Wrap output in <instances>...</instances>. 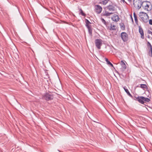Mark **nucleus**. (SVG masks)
<instances>
[{
	"mask_svg": "<svg viewBox=\"0 0 152 152\" xmlns=\"http://www.w3.org/2000/svg\"><path fill=\"white\" fill-rule=\"evenodd\" d=\"M121 37L124 42H126L128 40V36L127 34L125 32L121 33Z\"/></svg>",
	"mask_w": 152,
	"mask_h": 152,
	"instance_id": "obj_6",
	"label": "nucleus"
},
{
	"mask_svg": "<svg viewBox=\"0 0 152 152\" xmlns=\"http://www.w3.org/2000/svg\"><path fill=\"white\" fill-rule=\"evenodd\" d=\"M142 7L145 11L149 12L152 9V5L149 1H143Z\"/></svg>",
	"mask_w": 152,
	"mask_h": 152,
	"instance_id": "obj_1",
	"label": "nucleus"
},
{
	"mask_svg": "<svg viewBox=\"0 0 152 152\" xmlns=\"http://www.w3.org/2000/svg\"><path fill=\"white\" fill-rule=\"evenodd\" d=\"M124 88L125 91V92L131 98H132L133 96L129 92L128 89L126 88L125 87H124Z\"/></svg>",
	"mask_w": 152,
	"mask_h": 152,
	"instance_id": "obj_14",
	"label": "nucleus"
},
{
	"mask_svg": "<svg viewBox=\"0 0 152 152\" xmlns=\"http://www.w3.org/2000/svg\"><path fill=\"white\" fill-rule=\"evenodd\" d=\"M140 87L143 89L146 88H147V86L145 84H141L140 85Z\"/></svg>",
	"mask_w": 152,
	"mask_h": 152,
	"instance_id": "obj_23",
	"label": "nucleus"
},
{
	"mask_svg": "<svg viewBox=\"0 0 152 152\" xmlns=\"http://www.w3.org/2000/svg\"><path fill=\"white\" fill-rule=\"evenodd\" d=\"M115 7H116V5L115 4H113L108 6L107 7V8L109 11H114L116 10Z\"/></svg>",
	"mask_w": 152,
	"mask_h": 152,
	"instance_id": "obj_7",
	"label": "nucleus"
},
{
	"mask_svg": "<svg viewBox=\"0 0 152 152\" xmlns=\"http://www.w3.org/2000/svg\"><path fill=\"white\" fill-rule=\"evenodd\" d=\"M131 18L132 21H133V18H132V16L131 15Z\"/></svg>",
	"mask_w": 152,
	"mask_h": 152,
	"instance_id": "obj_33",
	"label": "nucleus"
},
{
	"mask_svg": "<svg viewBox=\"0 0 152 152\" xmlns=\"http://www.w3.org/2000/svg\"><path fill=\"white\" fill-rule=\"evenodd\" d=\"M105 61L107 63V64L109 65H110L111 66L113 67V64L108 60V59L107 58H105Z\"/></svg>",
	"mask_w": 152,
	"mask_h": 152,
	"instance_id": "obj_19",
	"label": "nucleus"
},
{
	"mask_svg": "<svg viewBox=\"0 0 152 152\" xmlns=\"http://www.w3.org/2000/svg\"><path fill=\"white\" fill-rule=\"evenodd\" d=\"M121 1H122L124 3H125L126 4H127V3L125 1V0H121Z\"/></svg>",
	"mask_w": 152,
	"mask_h": 152,
	"instance_id": "obj_31",
	"label": "nucleus"
},
{
	"mask_svg": "<svg viewBox=\"0 0 152 152\" xmlns=\"http://www.w3.org/2000/svg\"><path fill=\"white\" fill-rule=\"evenodd\" d=\"M148 38H150V36L148 35Z\"/></svg>",
	"mask_w": 152,
	"mask_h": 152,
	"instance_id": "obj_34",
	"label": "nucleus"
},
{
	"mask_svg": "<svg viewBox=\"0 0 152 152\" xmlns=\"http://www.w3.org/2000/svg\"><path fill=\"white\" fill-rule=\"evenodd\" d=\"M128 1H129L130 3H131L132 2V0H128Z\"/></svg>",
	"mask_w": 152,
	"mask_h": 152,
	"instance_id": "obj_32",
	"label": "nucleus"
},
{
	"mask_svg": "<svg viewBox=\"0 0 152 152\" xmlns=\"http://www.w3.org/2000/svg\"><path fill=\"white\" fill-rule=\"evenodd\" d=\"M134 100L138 101L140 103L142 104H144V102H143V96H138L137 97H135Z\"/></svg>",
	"mask_w": 152,
	"mask_h": 152,
	"instance_id": "obj_10",
	"label": "nucleus"
},
{
	"mask_svg": "<svg viewBox=\"0 0 152 152\" xmlns=\"http://www.w3.org/2000/svg\"><path fill=\"white\" fill-rule=\"evenodd\" d=\"M44 72L45 74V75L46 76L53 75L52 74V73H55L57 74L55 70H53V71L51 72H50V71L46 70Z\"/></svg>",
	"mask_w": 152,
	"mask_h": 152,
	"instance_id": "obj_9",
	"label": "nucleus"
},
{
	"mask_svg": "<svg viewBox=\"0 0 152 152\" xmlns=\"http://www.w3.org/2000/svg\"><path fill=\"white\" fill-rule=\"evenodd\" d=\"M102 40L100 39H96L95 40V43L96 48L98 49H100L102 45Z\"/></svg>",
	"mask_w": 152,
	"mask_h": 152,
	"instance_id": "obj_4",
	"label": "nucleus"
},
{
	"mask_svg": "<svg viewBox=\"0 0 152 152\" xmlns=\"http://www.w3.org/2000/svg\"><path fill=\"white\" fill-rule=\"evenodd\" d=\"M85 22L86 24H91V23L87 19H85Z\"/></svg>",
	"mask_w": 152,
	"mask_h": 152,
	"instance_id": "obj_28",
	"label": "nucleus"
},
{
	"mask_svg": "<svg viewBox=\"0 0 152 152\" xmlns=\"http://www.w3.org/2000/svg\"><path fill=\"white\" fill-rule=\"evenodd\" d=\"M147 47L148 49L152 48V46L149 42H147Z\"/></svg>",
	"mask_w": 152,
	"mask_h": 152,
	"instance_id": "obj_22",
	"label": "nucleus"
},
{
	"mask_svg": "<svg viewBox=\"0 0 152 152\" xmlns=\"http://www.w3.org/2000/svg\"><path fill=\"white\" fill-rule=\"evenodd\" d=\"M121 64L123 69H125L126 68V65L123 61H121Z\"/></svg>",
	"mask_w": 152,
	"mask_h": 152,
	"instance_id": "obj_15",
	"label": "nucleus"
},
{
	"mask_svg": "<svg viewBox=\"0 0 152 152\" xmlns=\"http://www.w3.org/2000/svg\"><path fill=\"white\" fill-rule=\"evenodd\" d=\"M149 23L150 24L152 25V20L150 19L149 20Z\"/></svg>",
	"mask_w": 152,
	"mask_h": 152,
	"instance_id": "obj_30",
	"label": "nucleus"
},
{
	"mask_svg": "<svg viewBox=\"0 0 152 152\" xmlns=\"http://www.w3.org/2000/svg\"><path fill=\"white\" fill-rule=\"evenodd\" d=\"M133 15L134 19V20L135 21V23L136 24H138V21L137 19V17L136 15V14L135 12H134L133 13Z\"/></svg>",
	"mask_w": 152,
	"mask_h": 152,
	"instance_id": "obj_16",
	"label": "nucleus"
},
{
	"mask_svg": "<svg viewBox=\"0 0 152 152\" xmlns=\"http://www.w3.org/2000/svg\"><path fill=\"white\" fill-rule=\"evenodd\" d=\"M53 96L48 93H46L43 96V98L46 101L51 100L53 99Z\"/></svg>",
	"mask_w": 152,
	"mask_h": 152,
	"instance_id": "obj_5",
	"label": "nucleus"
},
{
	"mask_svg": "<svg viewBox=\"0 0 152 152\" xmlns=\"http://www.w3.org/2000/svg\"><path fill=\"white\" fill-rule=\"evenodd\" d=\"M147 33L149 34H151L152 35V32L150 30H148V31Z\"/></svg>",
	"mask_w": 152,
	"mask_h": 152,
	"instance_id": "obj_29",
	"label": "nucleus"
},
{
	"mask_svg": "<svg viewBox=\"0 0 152 152\" xmlns=\"http://www.w3.org/2000/svg\"><path fill=\"white\" fill-rule=\"evenodd\" d=\"M102 22L106 26H107V23L106 22L105 20L102 18L101 19Z\"/></svg>",
	"mask_w": 152,
	"mask_h": 152,
	"instance_id": "obj_26",
	"label": "nucleus"
},
{
	"mask_svg": "<svg viewBox=\"0 0 152 152\" xmlns=\"http://www.w3.org/2000/svg\"><path fill=\"white\" fill-rule=\"evenodd\" d=\"M113 13L112 12H109L107 11H105L104 13L103 14V15L104 16H110V15L112 14Z\"/></svg>",
	"mask_w": 152,
	"mask_h": 152,
	"instance_id": "obj_17",
	"label": "nucleus"
},
{
	"mask_svg": "<svg viewBox=\"0 0 152 152\" xmlns=\"http://www.w3.org/2000/svg\"><path fill=\"white\" fill-rule=\"evenodd\" d=\"M133 4L136 9L139 10L142 7L143 1L141 0H133Z\"/></svg>",
	"mask_w": 152,
	"mask_h": 152,
	"instance_id": "obj_3",
	"label": "nucleus"
},
{
	"mask_svg": "<svg viewBox=\"0 0 152 152\" xmlns=\"http://www.w3.org/2000/svg\"><path fill=\"white\" fill-rule=\"evenodd\" d=\"M120 26L121 27V28H122L123 30L125 29V26L123 23Z\"/></svg>",
	"mask_w": 152,
	"mask_h": 152,
	"instance_id": "obj_27",
	"label": "nucleus"
},
{
	"mask_svg": "<svg viewBox=\"0 0 152 152\" xmlns=\"http://www.w3.org/2000/svg\"><path fill=\"white\" fill-rule=\"evenodd\" d=\"M149 50L148 52V54L149 56L151 57H152V48L149 49Z\"/></svg>",
	"mask_w": 152,
	"mask_h": 152,
	"instance_id": "obj_21",
	"label": "nucleus"
},
{
	"mask_svg": "<svg viewBox=\"0 0 152 152\" xmlns=\"http://www.w3.org/2000/svg\"><path fill=\"white\" fill-rule=\"evenodd\" d=\"M109 29L110 30H115L116 29V26L114 25H112L111 24L110 25V26Z\"/></svg>",
	"mask_w": 152,
	"mask_h": 152,
	"instance_id": "obj_18",
	"label": "nucleus"
},
{
	"mask_svg": "<svg viewBox=\"0 0 152 152\" xmlns=\"http://www.w3.org/2000/svg\"><path fill=\"white\" fill-rule=\"evenodd\" d=\"M139 17L140 20L143 22L146 23L148 21L149 17L146 13L143 12H140L139 13Z\"/></svg>",
	"mask_w": 152,
	"mask_h": 152,
	"instance_id": "obj_2",
	"label": "nucleus"
},
{
	"mask_svg": "<svg viewBox=\"0 0 152 152\" xmlns=\"http://www.w3.org/2000/svg\"><path fill=\"white\" fill-rule=\"evenodd\" d=\"M139 32L141 35V38L142 39H144V32L141 27L139 26Z\"/></svg>",
	"mask_w": 152,
	"mask_h": 152,
	"instance_id": "obj_11",
	"label": "nucleus"
},
{
	"mask_svg": "<svg viewBox=\"0 0 152 152\" xmlns=\"http://www.w3.org/2000/svg\"><path fill=\"white\" fill-rule=\"evenodd\" d=\"M102 10V8L99 5H96L95 6V12L97 14H100Z\"/></svg>",
	"mask_w": 152,
	"mask_h": 152,
	"instance_id": "obj_8",
	"label": "nucleus"
},
{
	"mask_svg": "<svg viewBox=\"0 0 152 152\" xmlns=\"http://www.w3.org/2000/svg\"><path fill=\"white\" fill-rule=\"evenodd\" d=\"M90 24H86V26L87 27L88 30V32L89 34L91 36H92V29L91 28V26L90 25Z\"/></svg>",
	"mask_w": 152,
	"mask_h": 152,
	"instance_id": "obj_12",
	"label": "nucleus"
},
{
	"mask_svg": "<svg viewBox=\"0 0 152 152\" xmlns=\"http://www.w3.org/2000/svg\"><path fill=\"white\" fill-rule=\"evenodd\" d=\"M143 102H148L150 101V99L149 98H146L143 96Z\"/></svg>",
	"mask_w": 152,
	"mask_h": 152,
	"instance_id": "obj_20",
	"label": "nucleus"
},
{
	"mask_svg": "<svg viewBox=\"0 0 152 152\" xmlns=\"http://www.w3.org/2000/svg\"><path fill=\"white\" fill-rule=\"evenodd\" d=\"M109 0H103L102 1V3L104 5H105L108 2Z\"/></svg>",
	"mask_w": 152,
	"mask_h": 152,
	"instance_id": "obj_25",
	"label": "nucleus"
},
{
	"mask_svg": "<svg viewBox=\"0 0 152 152\" xmlns=\"http://www.w3.org/2000/svg\"><path fill=\"white\" fill-rule=\"evenodd\" d=\"M112 20L115 22L118 21L119 19L118 16L117 15H115L111 18Z\"/></svg>",
	"mask_w": 152,
	"mask_h": 152,
	"instance_id": "obj_13",
	"label": "nucleus"
},
{
	"mask_svg": "<svg viewBox=\"0 0 152 152\" xmlns=\"http://www.w3.org/2000/svg\"><path fill=\"white\" fill-rule=\"evenodd\" d=\"M80 13L81 15L83 16H84V17L86 16V14L83 12V11L81 9H80Z\"/></svg>",
	"mask_w": 152,
	"mask_h": 152,
	"instance_id": "obj_24",
	"label": "nucleus"
}]
</instances>
